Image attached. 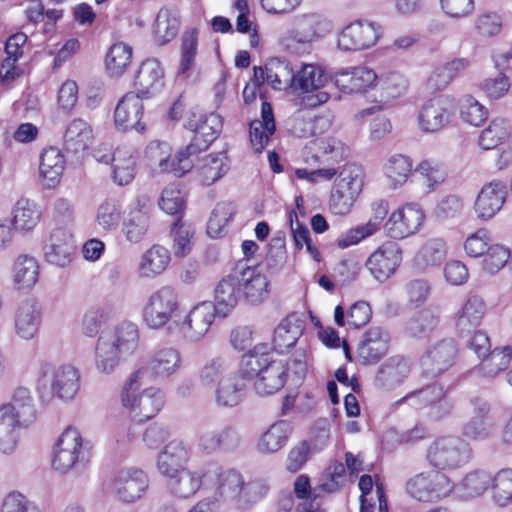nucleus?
I'll return each mask as SVG.
<instances>
[{"mask_svg":"<svg viewBox=\"0 0 512 512\" xmlns=\"http://www.w3.org/2000/svg\"><path fill=\"white\" fill-rule=\"evenodd\" d=\"M41 217L39 207L29 199L21 198L14 208V216L11 223L16 229L30 231L38 224Z\"/></svg>","mask_w":512,"mask_h":512,"instance_id":"obj_53","label":"nucleus"},{"mask_svg":"<svg viewBox=\"0 0 512 512\" xmlns=\"http://www.w3.org/2000/svg\"><path fill=\"white\" fill-rule=\"evenodd\" d=\"M218 311L212 302L196 305L181 325V331L191 341L200 340L210 329Z\"/></svg>","mask_w":512,"mask_h":512,"instance_id":"obj_20","label":"nucleus"},{"mask_svg":"<svg viewBox=\"0 0 512 512\" xmlns=\"http://www.w3.org/2000/svg\"><path fill=\"white\" fill-rule=\"evenodd\" d=\"M2 406L9 407V413L18 419L19 426H29L37 418V409L31 391L24 386L14 389L11 401Z\"/></svg>","mask_w":512,"mask_h":512,"instance_id":"obj_32","label":"nucleus"},{"mask_svg":"<svg viewBox=\"0 0 512 512\" xmlns=\"http://www.w3.org/2000/svg\"><path fill=\"white\" fill-rule=\"evenodd\" d=\"M18 419L9 413L8 406L0 407V451L12 452L16 446V427Z\"/></svg>","mask_w":512,"mask_h":512,"instance_id":"obj_59","label":"nucleus"},{"mask_svg":"<svg viewBox=\"0 0 512 512\" xmlns=\"http://www.w3.org/2000/svg\"><path fill=\"white\" fill-rule=\"evenodd\" d=\"M124 356L132 354L137 348L139 341V331L136 324L132 322H122L113 332L102 335Z\"/></svg>","mask_w":512,"mask_h":512,"instance_id":"obj_44","label":"nucleus"},{"mask_svg":"<svg viewBox=\"0 0 512 512\" xmlns=\"http://www.w3.org/2000/svg\"><path fill=\"white\" fill-rule=\"evenodd\" d=\"M241 435L233 424L217 427L207 423L197 430V448L205 454H213L217 451H231L239 447Z\"/></svg>","mask_w":512,"mask_h":512,"instance_id":"obj_8","label":"nucleus"},{"mask_svg":"<svg viewBox=\"0 0 512 512\" xmlns=\"http://www.w3.org/2000/svg\"><path fill=\"white\" fill-rule=\"evenodd\" d=\"M492 498L499 506L512 502V469H502L492 477Z\"/></svg>","mask_w":512,"mask_h":512,"instance_id":"obj_61","label":"nucleus"},{"mask_svg":"<svg viewBox=\"0 0 512 512\" xmlns=\"http://www.w3.org/2000/svg\"><path fill=\"white\" fill-rule=\"evenodd\" d=\"M226 159L223 153H218L207 155L202 160L199 175L204 185H211L226 174L229 169Z\"/></svg>","mask_w":512,"mask_h":512,"instance_id":"obj_58","label":"nucleus"},{"mask_svg":"<svg viewBox=\"0 0 512 512\" xmlns=\"http://www.w3.org/2000/svg\"><path fill=\"white\" fill-rule=\"evenodd\" d=\"M424 218V212L418 204H406L391 213L384 229L390 238L403 239L416 233Z\"/></svg>","mask_w":512,"mask_h":512,"instance_id":"obj_13","label":"nucleus"},{"mask_svg":"<svg viewBox=\"0 0 512 512\" xmlns=\"http://www.w3.org/2000/svg\"><path fill=\"white\" fill-rule=\"evenodd\" d=\"M389 202L385 199H377L371 204V217L368 222L350 228L337 239L339 248H348L360 241L374 235L389 212Z\"/></svg>","mask_w":512,"mask_h":512,"instance_id":"obj_16","label":"nucleus"},{"mask_svg":"<svg viewBox=\"0 0 512 512\" xmlns=\"http://www.w3.org/2000/svg\"><path fill=\"white\" fill-rule=\"evenodd\" d=\"M148 487L149 478L147 474L135 467L117 471L111 483L113 495L123 503H134L141 499Z\"/></svg>","mask_w":512,"mask_h":512,"instance_id":"obj_12","label":"nucleus"},{"mask_svg":"<svg viewBox=\"0 0 512 512\" xmlns=\"http://www.w3.org/2000/svg\"><path fill=\"white\" fill-rule=\"evenodd\" d=\"M389 333L380 326H371L358 343L357 357L364 365L375 364L389 349Z\"/></svg>","mask_w":512,"mask_h":512,"instance_id":"obj_19","label":"nucleus"},{"mask_svg":"<svg viewBox=\"0 0 512 512\" xmlns=\"http://www.w3.org/2000/svg\"><path fill=\"white\" fill-rule=\"evenodd\" d=\"M456 354L454 341L446 339L432 346L422 357L421 364L427 374L437 376L453 365Z\"/></svg>","mask_w":512,"mask_h":512,"instance_id":"obj_23","label":"nucleus"},{"mask_svg":"<svg viewBox=\"0 0 512 512\" xmlns=\"http://www.w3.org/2000/svg\"><path fill=\"white\" fill-rule=\"evenodd\" d=\"M415 172L424 178V183L430 190L442 184L447 177L446 166L432 159L421 161L417 165Z\"/></svg>","mask_w":512,"mask_h":512,"instance_id":"obj_63","label":"nucleus"},{"mask_svg":"<svg viewBox=\"0 0 512 512\" xmlns=\"http://www.w3.org/2000/svg\"><path fill=\"white\" fill-rule=\"evenodd\" d=\"M407 494L420 502H436L448 496L453 485L450 478L437 470L420 472L406 481Z\"/></svg>","mask_w":512,"mask_h":512,"instance_id":"obj_7","label":"nucleus"},{"mask_svg":"<svg viewBox=\"0 0 512 512\" xmlns=\"http://www.w3.org/2000/svg\"><path fill=\"white\" fill-rule=\"evenodd\" d=\"M124 355L106 338L99 337L95 348V367L101 374L109 375L115 371Z\"/></svg>","mask_w":512,"mask_h":512,"instance_id":"obj_47","label":"nucleus"},{"mask_svg":"<svg viewBox=\"0 0 512 512\" xmlns=\"http://www.w3.org/2000/svg\"><path fill=\"white\" fill-rule=\"evenodd\" d=\"M334 79L336 87L344 93H364L373 87L377 75L366 66H357L337 71Z\"/></svg>","mask_w":512,"mask_h":512,"instance_id":"obj_21","label":"nucleus"},{"mask_svg":"<svg viewBox=\"0 0 512 512\" xmlns=\"http://www.w3.org/2000/svg\"><path fill=\"white\" fill-rule=\"evenodd\" d=\"M181 309L179 294L172 286H162L152 292L142 309V319L147 327L158 330L176 317Z\"/></svg>","mask_w":512,"mask_h":512,"instance_id":"obj_6","label":"nucleus"},{"mask_svg":"<svg viewBox=\"0 0 512 512\" xmlns=\"http://www.w3.org/2000/svg\"><path fill=\"white\" fill-rule=\"evenodd\" d=\"M261 120L250 123V142L255 153H261L276 130L272 106L264 101L261 107Z\"/></svg>","mask_w":512,"mask_h":512,"instance_id":"obj_31","label":"nucleus"},{"mask_svg":"<svg viewBox=\"0 0 512 512\" xmlns=\"http://www.w3.org/2000/svg\"><path fill=\"white\" fill-rule=\"evenodd\" d=\"M93 139L91 126L82 119L72 120L63 136L64 149L73 154L84 152Z\"/></svg>","mask_w":512,"mask_h":512,"instance_id":"obj_37","label":"nucleus"},{"mask_svg":"<svg viewBox=\"0 0 512 512\" xmlns=\"http://www.w3.org/2000/svg\"><path fill=\"white\" fill-rule=\"evenodd\" d=\"M508 136V124L505 119L497 118L490 122L478 139L479 146L484 150L496 148Z\"/></svg>","mask_w":512,"mask_h":512,"instance_id":"obj_62","label":"nucleus"},{"mask_svg":"<svg viewBox=\"0 0 512 512\" xmlns=\"http://www.w3.org/2000/svg\"><path fill=\"white\" fill-rule=\"evenodd\" d=\"M381 33L379 24L358 20L342 30L338 37V46L345 51L367 49L376 44Z\"/></svg>","mask_w":512,"mask_h":512,"instance_id":"obj_14","label":"nucleus"},{"mask_svg":"<svg viewBox=\"0 0 512 512\" xmlns=\"http://www.w3.org/2000/svg\"><path fill=\"white\" fill-rule=\"evenodd\" d=\"M189 449L180 440L169 442L158 455L157 468L160 474L167 479L185 470V463L189 459Z\"/></svg>","mask_w":512,"mask_h":512,"instance_id":"obj_28","label":"nucleus"},{"mask_svg":"<svg viewBox=\"0 0 512 512\" xmlns=\"http://www.w3.org/2000/svg\"><path fill=\"white\" fill-rule=\"evenodd\" d=\"M39 377L50 381L53 395L62 400H71L80 388V374L72 365L53 366L45 362L39 368Z\"/></svg>","mask_w":512,"mask_h":512,"instance_id":"obj_10","label":"nucleus"},{"mask_svg":"<svg viewBox=\"0 0 512 512\" xmlns=\"http://www.w3.org/2000/svg\"><path fill=\"white\" fill-rule=\"evenodd\" d=\"M170 251L161 246L153 245L141 257L139 275L143 278H153L160 275L169 265Z\"/></svg>","mask_w":512,"mask_h":512,"instance_id":"obj_42","label":"nucleus"},{"mask_svg":"<svg viewBox=\"0 0 512 512\" xmlns=\"http://www.w3.org/2000/svg\"><path fill=\"white\" fill-rule=\"evenodd\" d=\"M204 486L213 493V500L233 502L238 508H246L261 500L268 486L260 480L245 482L242 474L234 469H224L211 464L203 474Z\"/></svg>","mask_w":512,"mask_h":512,"instance_id":"obj_1","label":"nucleus"},{"mask_svg":"<svg viewBox=\"0 0 512 512\" xmlns=\"http://www.w3.org/2000/svg\"><path fill=\"white\" fill-rule=\"evenodd\" d=\"M506 196L507 187L502 181L494 180L484 185L475 202L478 217L491 219L502 208Z\"/></svg>","mask_w":512,"mask_h":512,"instance_id":"obj_24","label":"nucleus"},{"mask_svg":"<svg viewBox=\"0 0 512 512\" xmlns=\"http://www.w3.org/2000/svg\"><path fill=\"white\" fill-rule=\"evenodd\" d=\"M440 320L437 308H425L417 311L407 322L406 330L413 337H425L437 326Z\"/></svg>","mask_w":512,"mask_h":512,"instance_id":"obj_50","label":"nucleus"},{"mask_svg":"<svg viewBox=\"0 0 512 512\" xmlns=\"http://www.w3.org/2000/svg\"><path fill=\"white\" fill-rule=\"evenodd\" d=\"M364 173L357 164H346L335 182L336 187L359 195L363 187Z\"/></svg>","mask_w":512,"mask_h":512,"instance_id":"obj_64","label":"nucleus"},{"mask_svg":"<svg viewBox=\"0 0 512 512\" xmlns=\"http://www.w3.org/2000/svg\"><path fill=\"white\" fill-rule=\"evenodd\" d=\"M142 382L143 379L131 375L121 395L123 406L128 409L132 420L139 423L156 416L164 405V395L158 388L151 387L136 394Z\"/></svg>","mask_w":512,"mask_h":512,"instance_id":"obj_5","label":"nucleus"},{"mask_svg":"<svg viewBox=\"0 0 512 512\" xmlns=\"http://www.w3.org/2000/svg\"><path fill=\"white\" fill-rule=\"evenodd\" d=\"M304 325L295 314L282 319L272 337V350L283 354L293 348L303 334Z\"/></svg>","mask_w":512,"mask_h":512,"instance_id":"obj_29","label":"nucleus"},{"mask_svg":"<svg viewBox=\"0 0 512 512\" xmlns=\"http://www.w3.org/2000/svg\"><path fill=\"white\" fill-rule=\"evenodd\" d=\"M512 359V347L492 350L486 357H482L479 371L487 377H494L505 370Z\"/></svg>","mask_w":512,"mask_h":512,"instance_id":"obj_57","label":"nucleus"},{"mask_svg":"<svg viewBox=\"0 0 512 512\" xmlns=\"http://www.w3.org/2000/svg\"><path fill=\"white\" fill-rule=\"evenodd\" d=\"M247 383L238 374H229L215 389V401L221 407H235L243 399Z\"/></svg>","mask_w":512,"mask_h":512,"instance_id":"obj_34","label":"nucleus"},{"mask_svg":"<svg viewBox=\"0 0 512 512\" xmlns=\"http://www.w3.org/2000/svg\"><path fill=\"white\" fill-rule=\"evenodd\" d=\"M447 254L446 243L441 238L428 240L416 255L417 264L421 267L440 264Z\"/></svg>","mask_w":512,"mask_h":512,"instance_id":"obj_60","label":"nucleus"},{"mask_svg":"<svg viewBox=\"0 0 512 512\" xmlns=\"http://www.w3.org/2000/svg\"><path fill=\"white\" fill-rule=\"evenodd\" d=\"M75 251L71 234L64 228H56L45 246L46 261L58 267L67 266Z\"/></svg>","mask_w":512,"mask_h":512,"instance_id":"obj_26","label":"nucleus"},{"mask_svg":"<svg viewBox=\"0 0 512 512\" xmlns=\"http://www.w3.org/2000/svg\"><path fill=\"white\" fill-rule=\"evenodd\" d=\"M240 298V281L236 276L223 278L215 288L214 306L218 315L226 317L227 314L237 305Z\"/></svg>","mask_w":512,"mask_h":512,"instance_id":"obj_38","label":"nucleus"},{"mask_svg":"<svg viewBox=\"0 0 512 512\" xmlns=\"http://www.w3.org/2000/svg\"><path fill=\"white\" fill-rule=\"evenodd\" d=\"M402 261L401 249L394 241H386L367 259L366 268L379 282L390 278Z\"/></svg>","mask_w":512,"mask_h":512,"instance_id":"obj_15","label":"nucleus"},{"mask_svg":"<svg viewBox=\"0 0 512 512\" xmlns=\"http://www.w3.org/2000/svg\"><path fill=\"white\" fill-rule=\"evenodd\" d=\"M182 358L178 349L172 346H161L151 351L145 358L144 364L132 375L141 379L146 376L153 378H168L181 367Z\"/></svg>","mask_w":512,"mask_h":512,"instance_id":"obj_11","label":"nucleus"},{"mask_svg":"<svg viewBox=\"0 0 512 512\" xmlns=\"http://www.w3.org/2000/svg\"><path fill=\"white\" fill-rule=\"evenodd\" d=\"M287 261L286 241L283 234L274 236L268 244L265 260L256 266H263V272L270 275L279 272Z\"/></svg>","mask_w":512,"mask_h":512,"instance_id":"obj_54","label":"nucleus"},{"mask_svg":"<svg viewBox=\"0 0 512 512\" xmlns=\"http://www.w3.org/2000/svg\"><path fill=\"white\" fill-rule=\"evenodd\" d=\"M186 127L194 132L191 142L178 151L170 162L168 157L158 159L161 171H172L176 176H183L194 167L197 156L208 149L222 129V121L218 114L191 112Z\"/></svg>","mask_w":512,"mask_h":512,"instance_id":"obj_2","label":"nucleus"},{"mask_svg":"<svg viewBox=\"0 0 512 512\" xmlns=\"http://www.w3.org/2000/svg\"><path fill=\"white\" fill-rule=\"evenodd\" d=\"M292 433V427L287 421L272 424L258 442V450L262 453H274L284 447Z\"/></svg>","mask_w":512,"mask_h":512,"instance_id":"obj_46","label":"nucleus"},{"mask_svg":"<svg viewBox=\"0 0 512 512\" xmlns=\"http://www.w3.org/2000/svg\"><path fill=\"white\" fill-rule=\"evenodd\" d=\"M144 105L139 94L126 93L118 102L114 111V122L118 129L123 131L136 130L143 132L146 129L142 121Z\"/></svg>","mask_w":512,"mask_h":512,"instance_id":"obj_18","label":"nucleus"},{"mask_svg":"<svg viewBox=\"0 0 512 512\" xmlns=\"http://www.w3.org/2000/svg\"><path fill=\"white\" fill-rule=\"evenodd\" d=\"M315 17H308L300 23L301 30L289 31L280 38V45L291 53H298L299 48L310 43L316 36Z\"/></svg>","mask_w":512,"mask_h":512,"instance_id":"obj_48","label":"nucleus"},{"mask_svg":"<svg viewBox=\"0 0 512 512\" xmlns=\"http://www.w3.org/2000/svg\"><path fill=\"white\" fill-rule=\"evenodd\" d=\"M326 82L327 76L320 66L304 64L295 72L293 89L306 94L302 98L306 106L316 107L329 100V93L321 90Z\"/></svg>","mask_w":512,"mask_h":512,"instance_id":"obj_9","label":"nucleus"},{"mask_svg":"<svg viewBox=\"0 0 512 512\" xmlns=\"http://www.w3.org/2000/svg\"><path fill=\"white\" fill-rule=\"evenodd\" d=\"M470 444L459 436H442L436 438L426 450L428 464L437 471L459 469L472 458Z\"/></svg>","mask_w":512,"mask_h":512,"instance_id":"obj_3","label":"nucleus"},{"mask_svg":"<svg viewBox=\"0 0 512 512\" xmlns=\"http://www.w3.org/2000/svg\"><path fill=\"white\" fill-rule=\"evenodd\" d=\"M90 451V443L84 441L80 431L77 428L68 427L55 445L52 465L61 473L70 470L81 471L90 461Z\"/></svg>","mask_w":512,"mask_h":512,"instance_id":"obj_4","label":"nucleus"},{"mask_svg":"<svg viewBox=\"0 0 512 512\" xmlns=\"http://www.w3.org/2000/svg\"><path fill=\"white\" fill-rule=\"evenodd\" d=\"M64 167V156L58 148L49 147L43 150L39 170L48 188L55 187L59 183Z\"/></svg>","mask_w":512,"mask_h":512,"instance_id":"obj_39","label":"nucleus"},{"mask_svg":"<svg viewBox=\"0 0 512 512\" xmlns=\"http://www.w3.org/2000/svg\"><path fill=\"white\" fill-rule=\"evenodd\" d=\"M171 234L173 237V253L175 257L187 256L193 247L194 228L181 219H176L172 225Z\"/></svg>","mask_w":512,"mask_h":512,"instance_id":"obj_56","label":"nucleus"},{"mask_svg":"<svg viewBox=\"0 0 512 512\" xmlns=\"http://www.w3.org/2000/svg\"><path fill=\"white\" fill-rule=\"evenodd\" d=\"M132 48L123 43L113 44L105 57V67L111 77L121 76L131 63Z\"/></svg>","mask_w":512,"mask_h":512,"instance_id":"obj_52","label":"nucleus"},{"mask_svg":"<svg viewBox=\"0 0 512 512\" xmlns=\"http://www.w3.org/2000/svg\"><path fill=\"white\" fill-rule=\"evenodd\" d=\"M112 167L114 182L120 186L128 185L136 174V157L130 150L117 149Z\"/></svg>","mask_w":512,"mask_h":512,"instance_id":"obj_51","label":"nucleus"},{"mask_svg":"<svg viewBox=\"0 0 512 512\" xmlns=\"http://www.w3.org/2000/svg\"><path fill=\"white\" fill-rule=\"evenodd\" d=\"M202 478L203 476L199 473L185 469L168 478L166 484L174 496L185 499L193 496L200 489Z\"/></svg>","mask_w":512,"mask_h":512,"instance_id":"obj_45","label":"nucleus"},{"mask_svg":"<svg viewBox=\"0 0 512 512\" xmlns=\"http://www.w3.org/2000/svg\"><path fill=\"white\" fill-rule=\"evenodd\" d=\"M328 486L329 484L325 483L312 489L306 475L298 476L294 483V492L303 502L297 506V512H319L320 503L317 499L321 497L322 492L331 491Z\"/></svg>","mask_w":512,"mask_h":512,"instance_id":"obj_40","label":"nucleus"},{"mask_svg":"<svg viewBox=\"0 0 512 512\" xmlns=\"http://www.w3.org/2000/svg\"><path fill=\"white\" fill-rule=\"evenodd\" d=\"M150 225V216L142 208L131 210L122 224V232L127 241L139 243L143 240Z\"/></svg>","mask_w":512,"mask_h":512,"instance_id":"obj_49","label":"nucleus"},{"mask_svg":"<svg viewBox=\"0 0 512 512\" xmlns=\"http://www.w3.org/2000/svg\"><path fill=\"white\" fill-rule=\"evenodd\" d=\"M274 360L270 357L267 352V346L265 344L256 345L253 349L249 350L242 356L241 367L239 376L248 383L255 381L264 371L265 367L272 363Z\"/></svg>","mask_w":512,"mask_h":512,"instance_id":"obj_35","label":"nucleus"},{"mask_svg":"<svg viewBox=\"0 0 512 512\" xmlns=\"http://www.w3.org/2000/svg\"><path fill=\"white\" fill-rule=\"evenodd\" d=\"M41 308L35 299L23 301L16 310L15 332L25 340L34 338L41 324Z\"/></svg>","mask_w":512,"mask_h":512,"instance_id":"obj_27","label":"nucleus"},{"mask_svg":"<svg viewBox=\"0 0 512 512\" xmlns=\"http://www.w3.org/2000/svg\"><path fill=\"white\" fill-rule=\"evenodd\" d=\"M486 313V304L477 295L470 296L457 312L455 327L459 333H469L480 325Z\"/></svg>","mask_w":512,"mask_h":512,"instance_id":"obj_33","label":"nucleus"},{"mask_svg":"<svg viewBox=\"0 0 512 512\" xmlns=\"http://www.w3.org/2000/svg\"><path fill=\"white\" fill-rule=\"evenodd\" d=\"M240 288H243L245 298L251 304L263 302L269 295L268 276L263 272V266H248L240 273Z\"/></svg>","mask_w":512,"mask_h":512,"instance_id":"obj_25","label":"nucleus"},{"mask_svg":"<svg viewBox=\"0 0 512 512\" xmlns=\"http://www.w3.org/2000/svg\"><path fill=\"white\" fill-rule=\"evenodd\" d=\"M288 368L281 360H274L265 367L253 382L254 391L260 396L272 395L281 390L287 381Z\"/></svg>","mask_w":512,"mask_h":512,"instance_id":"obj_30","label":"nucleus"},{"mask_svg":"<svg viewBox=\"0 0 512 512\" xmlns=\"http://www.w3.org/2000/svg\"><path fill=\"white\" fill-rule=\"evenodd\" d=\"M296 69L289 61L272 58L266 63V79L273 89L293 88Z\"/></svg>","mask_w":512,"mask_h":512,"instance_id":"obj_43","label":"nucleus"},{"mask_svg":"<svg viewBox=\"0 0 512 512\" xmlns=\"http://www.w3.org/2000/svg\"><path fill=\"white\" fill-rule=\"evenodd\" d=\"M453 114L452 105L447 98L430 99L419 111V128L426 133L441 131L451 122Z\"/></svg>","mask_w":512,"mask_h":512,"instance_id":"obj_17","label":"nucleus"},{"mask_svg":"<svg viewBox=\"0 0 512 512\" xmlns=\"http://www.w3.org/2000/svg\"><path fill=\"white\" fill-rule=\"evenodd\" d=\"M412 160L402 154L392 155L384 166V172L394 188L402 186L407 182L412 173Z\"/></svg>","mask_w":512,"mask_h":512,"instance_id":"obj_55","label":"nucleus"},{"mask_svg":"<svg viewBox=\"0 0 512 512\" xmlns=\"http://www.w3.org/2000/svg\"><path fill=\"white\" fill-rule=\"evenodd\" d=\"M409 372L408 362L402 356H392L380 366L376 383L382 388L392 389L400 385Z\"/></svg>","mask_w":512,"mask_h":512,"instance_id":"obj_36","label":"nucleus"},{"mask_svg":"<svg viewBox=\"0 0 512 512\" xmlns=\"http://www.w3.org/2000/svg\"><path fill=\"white\" fill-rule=\"evenodd\" d=\"M134 86L140 97L149 98L159 93L164 86V70L160 62L156 59L144 60L135 75Z\"/></svg>","mask_w":512,"mask_h":512,"instance_id":"obj_22","label":"nucleus"},{"mask_svg":"<svg viewBox=\"0 0 512 512\" xmlns=\"http://www.w3.org/2000/svg\"><path fill=\"white\" fill-rule=\"evenodd\" d=\"M13 282L19 290H29L35 286L39 278L38 261L29 255H20L12 267Z\"/></svg>","mask_w":512,"mask_h":512,"instance_id":"obj_41","label":"nucleus"}]
</instances>
